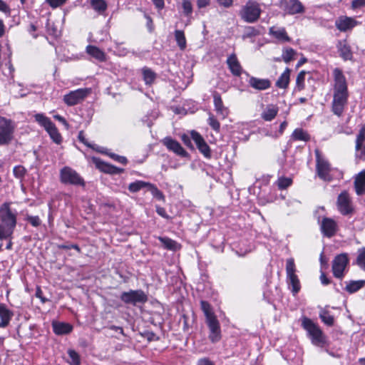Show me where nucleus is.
Segmentation results:
<instances>
[{
	"instance_id": "obj_15",
	"label": "nucleus",
	"mask_w": 365,
	"mask_h": 365,
	"mask_svg": "<svg viewBox=\"0 0 365 365\" xmlns=\"http://www.w3.org/2000/svg\"><path fill=\"white\" fill-rule=\"evenodd\" d=\"M244 74L248 78L247 83L249 86L256 91H265L271 87L272 83L268 78H259L250 76L247 71H245Z\"/></svg>"
},
{
	"instance_id": "obj_59",
	"label": "nucleus",
	"mask_w": 365,
	"mask_h": 365,
	"mask_svg": "<svg viewBox=\"0 0 365 365\" xmlns=\"http://www.w3.org/2000/svg\"><path fill=\"white\" fill-rule=\"evenodd\" d=\"M182 141L183 142V143L187 146L189 148H191V149H193V145L192 144V142L191 140H192L191 136H188L186 134H184L182 135Z\"/></svg>"
},
{
	"instance_id": "obj_4",
	"label": "nucleus",
	"mask_w": 365,
	"mask_h": 365,
	"mask_svg": "<svg viewBox=\"0 0 365 365\" xmlns=\"http://www.w3.org/2000/svg\"><path fill=\"white\" fill-rule=\"evenodd\" d=\"M316 172L318 177L324 181L330 182L333 178L331 175L332 170L329 162L321 154L319 150H315Z\"/></svg>"
},
{
	"instance_id": "obj_62",
	"label": "nucleus",
	"mask_w": 365,
	"mask_h": 365,
	"mask_svg": "<svg viewBox=\"0 0 365 365\" xmlns=\"http://www.w3.org/2000/svg\"><path fill=\"white\" fill-rule=\"evenodd\" d=\"M217 3L225 8H229L232 5V0H217Z\"/></svg>"
},
{
	"instance_id": "obj_45",
	"label": "nucleus",
	"mask_w": 365,
	"mask_h": 365,
	"mask_svg": "<svg viewBox=\"0 0 365 365\" xmlns=\"http://www.w3.org/2000/svg\"><path fill=\"white\" fill-rule=\"evenodd\" d=\"M297 54V51L292 48H287L283 50L282 52V59L286 63H288L291 61L294 58V56Z\"/></svg>"
},
{
	"instance_id": "obj_40",
	"label": "nucleus",
	"mask_w": 365,
	"mask_h": 365,
	"mask_svg": "<svg viewBox=\"0 0 365 365\" xmlns=\"http://www.w3.org/2000/svg\"><path fill=\"white\" fill-rule=\"evenodd\" d=\"M147 190L150 192L155 199L163 201L165 200V195L155 185L148 182Z\"/></svg>"
},
{
	"instance_id": "obj_24",
	"label": "nucleus",
	"mask_w": 365,
	"mask_h": 365,
	"mask_svg": "<svg viewBox=\"0 0 365 365\" xmlns=\"http://www.w3.org/2000/svg\"><path fill=\"white\" fill-rule=\"evenodd\" d=\"M86 51L91 58L98 62H105L106 61V53L96 46H87Z\"/></svg>"
},
{
	"instance_id": "obj_53",
	"label": "nucleus",
	"mask_w": 365,
	"mask_h": 365,
	"mask_svg": "<svg viewBox=\"0 0 365 365\" xmlns=\"http://www.w3.org/2000/svg\"><path fill=\"white\" fill-rule=\"evenodd\" d=\"M78 140L83 143L85 145H86L87 147L88 148H91L93 150H96L95 148V145H93L91 143H90L85 138V135H84V132L83 130H81L79 133H78Z\"/></svg>"
},
{
	"instance_id": "obj_37",
	"label": "nucleus",
	"mask_w": 365,
	"mask_h": 365,
	"mask_svg": "<svg viewBox=\"0 0 365 365\" xmlns=\"http://www.w3.org/2000/svg\"><path fill=\"white\" fill-rule=\"evenodd\" d=\"M35 120L38 123L39 125L43 126L46 130L50 126H52V124L53 123L50 118L45 116L42 113H37L34 115Z\"/></svg>"
},
{
	"instance_id": "obj_57",
	"label": "nucleus",
	"mask_w": 365,
	"mask_h": 365,
	"mask_svg": "<svg viewBox=\"0 0 365 365\" xmlns=\"http://www.w3.org/2000/svg\"><path fill=\"white\" fill-rule=\"evenodd\" d=\"M351 6L353 9L363 8L365 6V0H353Z\"/></svg>"
},
{
	"instance_id": "obj_38",
	"label": "nucleus",
	"mask_w": 365,
	"mask_h": 365,
	"mask_svg": "<svg viewBox=\"0 0 365 365\" xmlns=\"http://www.w3.org/2000/svg\"><path fill=\"white\" fill-rule=\"evenodd\" d=\"M51 138L55 142L56 144H60L62 142V138L61 134L58 133L56 125L54 123L52 124V126L46 130Z\"/></svg>"
},
{
	"instance_id": "obj_19",
	"label": "nucleus",
	"mask_w": 365,
	"mask_h": 365,
	"mask_svg": "<svg viewBox=\"0 0 365 365\" xmlns=\"http://www.w3.org/2000/svg\"><path fill=\"white\" fill-rule=\"evenodd\" d=\"M163 143L170 150L175 153L176 155L182 157H188V153L181 146V145L171 137H166L163 140Z\"/></svg>"
},
{
	"instance_id": "obj_61",
	"label": "nucleus",
	"mask_w": 365,
	"mask_h": 365,
	"mask_svg": "<svg viewBox=\"0 0 365 365\" xmlns=\"http://www.w3.org/2000/svg\"><path fill=\"white\" fill-rule=\"evenodd\" d=\"M156 212L160 216H161L165 219L169 218V216L167 215L165 208L161 207H157Z\"/></svg>"
},
{
	"instance_id": "obj_39",
	"label": "nucleus",
	"mask_w": 365,
	"mask_h": 365,
	"mask_svg": "<svg viewBox=\"0 0 365 365\" xmlns=\"http://www.w3.org/2000/svg\"><path fill=\"white\" fill-rule=\"evenodd\" d=\"M90 3L92 8L100 14L104 12L108 7L106 1L104 0H90Z\"/></svg>"
},
{
	"instance_id": "obj_25",
	"label": "nucleus",
	"mask_w": 365,
	"mask_h": 365,
	"mask_svg": "<svg viewBox=\"0 0 365 365\" xmlns=\"http://www.w3.org/2000/svg\"><path fill=\"white\" fill-rule=\"evenodd\" d=\"M212 96L215 110L222 115V118H225L228 114V110L223 105L220 94L215 91Z\"/></svg>"
},
{
	"instance_id": "obj_18",
	"label": "nucleus",
	"mask_w": 365,
	"mask_h": 365,
	"mask_svg": "<svg viewBox=\"0 0 365 365\" xmlns=\"http://www.w3.org/2000/svg\"><path fill=\"white\" fill-rule=\"evenodd\" d=\"M320 229L324 236L332 237L338 230V225L335 220L329 217H324L320 225Z\"/></svg>"
},
{
	"instance_id": "obj_43",
	"label": "nucleus",
	"mask_w": 365,
	"mask_h": 365,
	"mask_svg": "<svg viewBox=\"0 0 365 365\" xmlns=\"http://www.w3.org/2000/svg\"><path fill=\"white\" fill-rule=\"evenodd\" d=\"M292 138L297 140L308 141L310 139L309 135L301 128H297L292 133Z\"/></svg>"
},
{
	"instance_id": "obj_7",
	"label": "nucleus",
	"mask_w": 365,
	"mask_h": 365,
	"mask_svg": "<svg viewBox=\"0 0 365 365\" xmlns=\"http://www.w3.org/2000/svg\"><path fill=\"white\" fill-rule=\"evenodd\" d=\"M261 12L259 4L257 1L250 0L242 7L240 15L245 21L255 23L259 19Z\"/></svg>"
},
{
	"instance_id": "obj_29",
	"label": "nucleus",
	"mask_w": 365,
	"mask_h": 365,
	"mask_svg": "<svg viewBox=\"0 0 365 365\" xmlns=\"http://www.w3.org/2000/svg\"><path fill=\"white\" fill-rule=\"evenodd\" d=\"M319 317L322 322L328 327H332L334 324V317L331 314L327 307L319 308Z\"/></svg>"
},
{
	"instance_id": "obj_20",
	"label": "nucleus",
	"mask_w": 365,
	"mask_h": 365,
	"mask_svg": "<svg viewBox=\"0 0 365 365\" xmlns=\"http://www.w3.org/2000/svg\"><path fill=\"white\" fill-rule=\"evenodd\" d=\"M334 78V92H348L346 80L343 72L339 68H334L333 71Z\"/></svg>"
},
{
	"instance_id": "obj_51",
	"label": "nucleus",
	"mask_w": 365,
	"mask_h": 365,
	"mask_svg": "<svg viewBox=\"0 0 365 365\" xmlns=\"http://www.w3.org/2000/svg\"><path fill=\"white\" fill-rule=\"evenodd\" d=\"M182 6L183 9V13L185 16H188L191 15L192 12V5L190 0H183Z\"/></svg>"
},
{
	"instance_id": "obj_30",
	"label": "nucleus",
	"mask_w": 365,
	"mask_h": 365,
	"mask_svg": "<svg viewBox=\"0 0 365 365\" xmlns=\"http://www.w3.org/2000/svg\"><path fill=\"white\" fill-rule=\"evenodd\" d=\"M290 72L291 70L289 68H285L276 81L277 87L279 88H287L288 87L290 81Z\"/></svg>"
},
{
	"instance_id": "obj_54",
	"label": "nucleus",
	"mask_w": 365,
	"mask_h": 365,
	"mask_svg": "<svg viewBox=\"0 0 365 365\" xmlns=\"http://www.w3.org/2000/svg\"><path fill=\"white\" fill-rule=\"evenodd\" d=\"M108 155L113 159L115 161L118 162V163H120L121 164H123V165H126L128 163V160L124 156H121V155H118L115 153H109Z\"/></svg>"
},
{
	"instance_id": "obj_27",
	"label": "nucleus",
	"mask_w": 365,
	"mask_h": 365,
	"mask_svg": "<svg viewBox=\"0 0 365 365\" xmlns=\"http://www.w3.org/2000/svg\"><path fill=\"white\" fill-rule=\"evenodd\" d=\"M354 26L355 21L349 17L340 18L336 21V26L341 31H346Z\"/></svg>"
},
{
	"instance_id": "obj_50",
	"label": "nucleus",
	"mask_w": 365,
	"mask_h": 365,
	"mask_svg": "<svg viewBox=\"0 0 365 365\" xmlns=\"http://www.w3.org/2000/svg\"><path fill=\"white\" fill-rule=\"evenodd\" d=\"M292 180L289 178H280L277 180V185L279 189H286L291 185Z\"/></svg>"
},
{
	"instance_id": "obj_9",
	"label": "nucleus",
	"mask_w": 365,
	"mask_h": 365,
	"mask_svg": "<svg viewBox=\"0 0 365 365\" xmlns=\"http://www.w3.org/2000/svg\"><path fill=\"white\" fill-rule=\"evenodd\" d=\"M120 300L126 304L136 306L138 304H145L148 298L145 292L142 289L123 292L120 296Z\"/></svg>"
},
{
	"instance_id": "obj_11",
	"label": "nucleus",
	"mask_w": 365,
	"mask_h": 365,
	"mask_svg": "<svg viewBox=\"0 0 365 365\" xmlns=\"http://www.w3.org/2000/svg\"><path fill=\"white\" fill-rule=\"evenodd\" d=\"M91 93V88H78L69 92L63 96L64 103L73 106L81 103Z\"/></svg>"
},
{
	"instance_id": "obj_22",
	"label": "nucleus",
	"mask_w": 365,
	"mask_h": 365,
	"mask_svg": "<svg viewBox=\"0 0 365 365\" xmlns=\"http://www.w3.org/2000/svg\"><path fill=\"white\" fill-rule=\"evenodd\" d=\"M95 163L97 168L105 173L118 175L124 172L123 168H118L111 164L105 163L101 160H95Z\"/></svg>"
},
{
	"instance_id": "obj_12",
	"label": "nucleus",
	"mask_w": 365,
	"mask_h": 365,
	"mask_svg": "<svg viewBox=\"0 0 365 365\" xmlns=\"http://www.w3.org/2000/svg\"><path fill=\"white\" fill-rule=\"evenodd\" d=\"M279 6L289 15L302 14L305 9L299 0H280Z\"/></svg>"
},
{
	"instance_id": "obj_16",
	"label": "nucleus",
	"mask_w": 365,
	"mask_h": 365,
	"mask_svg": "<svg viewBox=\"0 0 365 365\" xmlns=\"http://www.w3.org/2000/svg\"><path fill=\"white\" fill-rule=\"evenodd\" d=\"M365 140V123L360 128L359 133L356 139V153L355 158L356 162L365 160V148L363 147Z\"/></svg>"
},
{
	"instance_id": "obj_2",
	"label": "nucleus",
	"mask_w": 365,
	"mask_h": 365,
	"mask_svg": "<svg viewBox=\"0 0 365 365\" xmlns=\"http://www.w3.org/2000/svg\"><path fill=\"white\" fill-rule=\"evenodd\" d=\"M302 327L307 331V335L313 345L320 348H327L329 345L327 336L319 324L314 322L311 319L306 317H303Z\"/></svg>"
},
{
	"instance_id": "obj_60",
	"label": "nucleus",
	"mask_w": 365,
	"mask_h": 365,
	"mask_svg": "<svg viewBox=\"0 0 365 365\" xmlns=\"http://www.w3.org/2000/svg\"><path fill=\"white\" fill-rule=\"evenodd\" d=\"M197 365H215V363L209 358L204 357L198 359Z\"/></svg>"
},
{
	"instance_id": "obj_13",
	"label": "nucleus",
	"mask_w": 365,
	"mask_h": 365,
	"mask_svg": "<svg viewBox=\"0 0 365 365\" xmlns=\"http://www.w3.org/2000/svg\"><path fill=\"white\" fill-rule=\"evenodd\" d=\"M348 97V92H334L332 112L337 116L342 115L344 107L347 103Z\"/></svg>"
},
{
	"instance_id": "obj_10",
	"label": "nucleus",
	"mask_w": 365,
	"mask_h": 365,
	"mask_svg": "<svg viewBox=\"0 0 365 365\" xmlns=\"http://www.w3.org/2000/svg\"><path fill=\"white\" fill-rule=\"evenodd\" d=\"M349 258L346 253L336 255L332 261V272L334 276L341 279L344 276V270L349 264Z\"/></svg>"
},
{
	"instance_id": "obj_5",
	"label": "nucleus",
	"mask_w": 365,
	"mask_h": 365,
	"mask_svg": "<svg viewBox=\"0 0 365 365\" xmlns=\"http://www.w3.org/2000/svg\"><path fill=\"white\" fill-rule=\"evenodd\" d=\"M14 123L9 118L0 116V145H8L14 139Z\"/></svg>"
},
{
	"instance_id": "obj_47",
	"label": "nucleus",
	"mask_w": 365,
	"mask_h": 365,
	"mask_svg": "<svg viewBox=\"0 0 365 365\" xmlns=\"http://www.w3.org/2000/svg\"><path fill=\"white\" fill-rule=\"evenodd\" d=\"M356 264L363 270L365 271V248L358 250V256L356 259Z\"/></svg>"
},
{
	"instance_id": "obj_6",
	"label": "nucleus",
	"mask_w": 365,
	"mask_h": 365,
	"mask_svg": "<svg viewBox=\"0 0 365 365\" xmlns=\"http://www.w3.org/2000/svg\"><path fill=\"white\" fill-rule=\"evenodd\" d=\"M60 180L63 184L85 187L83 178L73 168L65 166L60 170Z\"/></svg>"
},
{
	"instance_id": "obj_26",
	"label": "nucleus",
	"mask_w": 365,
	"mask_h": 365,
	"mask_svg": "<svg viewBox=\"0 0 365 365\" xmlns=\"http://www.w3.org/2000/svg\"><path fill=\"white\" fill-rule=\"evenodd\" d=\"M354 188L358 195L365 192V170L361 171L355 178Z\"/></svg>"
},
{
	"instance_id": "obj_52",
	"label": "nucleus",
	"mask_w": 365,
	"mask_h": 365,
	"mask_svg": "<svg viewBox=\"0 0 365 365\" xmlns=\"http://www.w3.org/2000/svg\"><path fill=\"white\" fill-rule=\"evenodd\" d=\"M207 121H208V124L213 130H215L216 131H219L220 128V124L213 115H210Z\"/></svg>"
},
{
	"instance_id": "obj_35",
	"label": "nucleus",
	"mask_w": 365,
	"mask_h": 365,
	"mask_svg": "<svg viewBox=\"0 0 365 365\" xmlns=\"http://www.w3.org/2000/svg\"><path fill=\"white\" fill-rule=\"evenodd\" d=\"M269 34L274 36L278 40L282 41H289L290 38L287 36L286 30L284 28L276 29L274 27H272L269 29Z\"/></svg>"
},
{
	"instance_id": "obj_42",
	"label": "nucleus",
	"mask_w": 365,
	"mask_h": 365,
	"mask_svg": "<svg viewBox=\"0 0 365 365\" xmlns=\"http://www.w3.org/2000/svg\"><path fill=\"white\" fill-rule=\"evenodd\" d=\"M307 72H306L305 71H301L297 76V78H296V86L294 88V91H302L304 87H305V84H304V81H305V76L307 74Z\"/></svg>"
},
{
	"instance_id": "obj_44",
	"label": "nucleus",
	"mask_w": 365,
	"mask_h": 365,
	"mask_svg": "<svg viewBox=\"0 0 365 365\" xmlns=\"http://www.w3.org/2000/svg\"><path fill=\"white\" fill-rule=\"evenodd\" d=\"M175 41L181 50H184L186 47V39L184 32L181 30L175 31Z\"/></svg>"
},
{
	"instance_id": "obj_17",
	"label": "nucleus",
	"mask_w": 365,
	"mask_h": 365,
	"mask_svg": "<svg viewBox=\"0 0 365 365\" xmlns=\"http://www.w3.org/2000/svg\"><path fill=\"white\" fill-rule=\"evenodd\" d=\"M191 138L192 140L195 142L197 149L199 151L207 158H210L211 157V150L207 145V143L205 142L204 138L202 137V135L195 130H192L191 133Z\"/></svg>"
},
{
	"instance_id": "obj_46",
	"label": "nucleus",
	"mask_w": 365,
	"mask_h": 365,
	"mask_svg": "<svg viewBox=\"0 0 365 365\" xmlns=\"http://www.w3.org/2000/svg\"><path fill=\"white\" fill-rule=\"evenodd\" d=\"M13 174L22 182L26 174V169L22 165H16L13 169Z\"/></svg>"
},
{
	"instance_id": "obj_33",
	"label": "nucleus",
	"mask_w": 365,
	"mask_h": 365,
	"mask_svg": "<svg viewBox=\"0 0 365 365\" xmlns=\"http://www.w3.org/2000/svg\"><path fill=\"white\" fill-rule=\"evenodd\" d=\"M158 240L164 248L168 250L176 251L180 248V245L176 241L169 237H159Z\"/></svg>"
},
{
	"instance_id": "obj_63",
	"label": "nucleus",
	"mask_w": 365,
	"mask_h": 365,
	"mask_svg": "<svg viewBox=\"0 0 365 365\" xmlns=\"http://www.w3.org/2000/svg\"><path fill=\"white\" fill-rule=\"evenodd\" d=\"M210 3V0H197V5L199 9L205 8Z\"/></svg>"
},
{
	"instance_id": "obj_21",
	"label": "nucleus",
	"mask_w": 365,
	"mask_h": 365,
	"mask_svg": "<svg viewBox=\"0 0 365 365\" xmlns=\"http://www.w3.org/2000/svg\"><path fill=\"white\" fill-rule=\"evenodd\" d=\"M227 64L230 72L235 76H240L242 73H244L245 72L235 53H232L228 56L227 59Z\"/></svg>"
},
{
	"instance_id": "obj_36",
	"label": "nucleus",
	"mask_w": 365,
	"mask_h": 365,
	"mask_svg": "<svg viewBox=\"0 0 365 365\" xmlns=\"http://www.w3.org/2000/svg\"><path fill=\"white\" fill-rule=\"evenodd\" d=\"M143 80L147 85L152 84L156 78L155 73L148 67L142 69Z\"/></svg>"
},
{
	"instance_id": "obj_41",
	"label": "nucleus",
	"mask_w": 365,
	"mask_h": 365,
	"mask_svg": "<svg viewBox=\"0 0 365 365\" xmlns=\"http://www.w3.org/2000/svg\"><path fill=\"white\" fill-rule=\"evenodd\" d=\"M148 182L142 181V180H136L133 182H131L128 185V190L130 192L135 193L140 191L142 188L148 187Z\"/></svg>"
},
{
	"instance_id": "obj_56",
	"label": "nucleus",
	"mask_w": 365,
	"mask_h": 365,
	"mask_svg": "<svg viewBox=\"0 0 365 365\" xmlns=\"http://www.w3.org/2000/svg\"><path fill=\"white\" fill-rule=\"evenodd\" d=\"M66 1L67 0H46V2L53 9L63 5Z\"/></svg>"
},
{
	"instance_id": "obj_31",
	"label": "nucleus",
	"mask_w": 365,
	"mask_h": 365,
	"mask_svg": "<svg viewBox=\"0 0 365 365\" xmlns=\"http://www.w3.org/2000/svg\"><path fill=\"white\" fill-rule=\"evenodd\" d=\"M13 317V311L8 309L5 304H0L1 322H4V324L8 327Z\"/></svg>"
},
{
	"instance_id": "obj_32",
	"label": "nucleus",
	"mask_w": 365,
	"mask_h": 365,
	"mask_svg": "<svg viewBox=\"0 0 365 365\" xmlns=\"http://www.w3.org/2000/svg\"><path fill=\"white\" fill-rule=\"evenodd\" d=\"M278 113V108L277 106L270 104L267 106L265 110L262 113V118L266 121H271L273 120Z\"/></svg>"
},
{
	"instance_id": "obj_34",
	"label": "nucleus",
	"mask_w": 365,
	"mask_h": 365,
	"mask_svg": "<svg viewBox=\"0 0 365 365\" xmlns=\"http://www.w3.org/2000/svg\"><path fill=\"white\" fill-rule=\"evenodd\" d=\"M346 283V285L345 287V290L350 294H353L361 289L365 285V280H352Z\"/></svg>"
},
{
	"instance_id": "obj_23",
	"label": "nucleus",
	"mask_w": 365,
	"mask_h": 365,
	"mask_svg": "<svg viewBox=\"0 0 365 365\" xmlns=\"http://www.w3.org/2000/svg\"><path fill=\"white\" fill-rule=\"evenodd\" d=\"M53 332L56 335H66L71 333L73 329V326L66 322L53 321L52 322Z\"/></svg>"
},
{
	"instance_id": "obj_8",
	"label": "nucleus",
	"mask_w": 365,
	"mask_h": 365,
	"mask_svg": "<svg viewBox=\"0 0 365 365\" xmlns=\"http://www.w3.org/2000/svg\"><path fill=\"white\" fill-rule=\"evenodd\" d=\"M295 272L296 267L294 259H287L286 262L287 282L293 295H296L301 289L299 280Z\"/></svg>"
},
{
	"instance_id": "obj_14",
	"label": "nucleus",
	"mask_w": 365,
	"mask_h": 365,
	"mask_svg": "<svg viewBox=\"0 0 365 365\" xmlns=\"http://www.w3.org/2000/svg\"><path fill=\"white\" fill-rule=\"evenodd\" d=\"M336 205L339 211L343 215H349L354 212L351 200L346 191H343L339 195Z\"/></svg>"
},
{
	"instance_id": "obj_1",
	"label": "nucleus",
	"mask_w": 365,
	"mask_h": 365,
	"mask_svg": "<svg viewBox=\"0 0 365 365\" xmlns=\"http://www.w3.org/2000/svg\"><path fill=\"white\" fill-rule=\"evenodd\" d=\"M16 225V215L10 208V203L4 202L0 207V240L11 238Z\"/></svg>"
},
{
	"instance_id": "obj_58",
	"label": "nucleus",
	"mask_w": 365,
	"mask_h": 365,
	"mask_svg": "<svg viewBox=\"0 0 365 365\" xmlns=\"http://www.w3.org/2000/svg\"><path fill=\"white\" fill-rule=\"evenodd\" d=\"M0 11L9 15L11 13V9L9 6L3 0H0Z\"/></svg>"
},
{
	"instance_id": "obj_3",
	"label": "nucleus",
	"mask_w": 365,
	"mask_h": 365,
	"mask_svg": "<svg viewBox=\"0 0 365 365\" xmlns=\"http://www.w3.org/2000/svg\"><path fill=\"white\" fill-rule=\"evenodd\" d=\"M200 308L205 316V322L210 330L209 339L212 343H216L222 337L220 322L207 302L202 300Z\"/></svg>"
},
{
	"instance_id": "obj_28",
	"label": "nucleus",
	"mask_w": 365,
	"mask_h": 365,
	"mask_svg": "<svg viewBox=\"0 0 365 365\" xmlns=\"http://www.w3.org/2000/svg\"><path fill=\"white\" fill-rule=\"evenodd\" d=\"M337 48L339 53V56L344 61L351 60L352 58V52L349 46H348L345 41H339L337 44Z\"/></svg>"
},
{
	"instance_id": "obj_64",
	"label": "nucleus",
	"mask_w": 365,
	"mask_h": 365,
	"mask_svg": "<svg viewBox=\"0 0 365 365\" xmlns=\"http://www.w3.org/2000/svg\"><path fill=\"white\" fill-rule=\"evenodd\" d=\"M54 118L57 120H58L60 123H61L63 125H64V126L68 129V123H67V121L66 120V119L60 115H54Z\"/></svg>"
},
{
	"instance_id": "obj_49",
	"label": "nucleus",
	"mask_w": 365,
	"mask_h": 365,
	"mask_svg": "<svg viewBox=\"0 0 365 365\" xmlns=\"http://www.w3.org/2000/svg\"><path fill=\"white\" fill-rule=\"evenodd\" d=\"M24 220L30 223L33 227H38L41 225V220L38 216L26 215Z\"/></svg>"
},
{
	"instance_id": "obj_48",
	"label": "nucleus",
	"mask_w": 365,
	"mask_h": 365,
	"mask_svg": "<svg viewBox=\"0 0 365 365\" xmlns=\"http://www.w3.org/2000/svg\"><path fill=\"white\" fill-rule=\"evenodd\" d=\"M68 354L71 361H69L71 365H80L81 364V359L79 354L73 349H69L68 351Z\"/></svg>"
},
{
	"instance_id": "obj_55",
	"label": "nucleus",
	"mask_w": 365,
	"mask_h": 365,
	"mask_svg": "<svg viewBox=\"0 0 365 365\" xmlns=\"http://www.w3.org/2000/svg\"><path fill=\"white\" fill-rule=\"evenodd\" d=\"M58 247L61 250L74 249L79 253L81 252L80 247L77 244H62V245H58Z\"/></svg>"
}]
</instances>
